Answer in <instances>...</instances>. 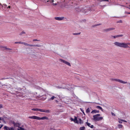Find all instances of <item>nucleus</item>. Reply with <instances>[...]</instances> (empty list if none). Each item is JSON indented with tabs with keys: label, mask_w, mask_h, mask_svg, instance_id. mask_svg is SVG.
<instances>
[{
	"label": "nucleus",
	"mask_w": 130,
	"mask_h": 130,
	"mask_svg": "<svg viewBox=\"0 0 130 130\" xmlns=\"http://www.w3.org/2000/svg\"><path fill=\"white\" fill-rule=\"evenodd\" d=\"M114 44L117 47L123 48H127L129 47L128 45H130V43L125 42H115L114 43Z\"/></svg>",
	"instance_id": "nucleus-1"
},
{
	"label": "nucleus",
	"mask_w": 130,
	"mask_h": 130,
	"mask_svg": "<svg viewBox=\"0 0 130 130\" xmlns=\"http://www.w3.org/2000/svg\"><path fill=\"white\" fill-rule=\"evenodd\" d=\"M10 85H6L5 84L3 85L0 82V87H3V88H8L9 91H8L11 93H13L14 90L13 88H10Z\"/></svg>",
	"instance_id": "nucleus-2"
},
{
	"label": "nucleus",
	"mask_w": 130,
	"mask_h": 130,
	"mask_svg": "<svg viewBox=\"0 0 130 130\" xmlns=\"http://www.w3.org/2000/svg\"><path fill=\"white\" fill-rule=\"evenodd\" d=\"M28 118L30 119H34L38 120L48 119V118L47 117H46L45 116L41 118L38 116H29L28 117Z\"/></svg>",
	"instance_id": "nucleus-3"
},
{
	"label": "nucleus",
	"mask_w": 130,
	"mask_h": 130,
	"mask_svg": "<svg viewBox=\"0 0 130 130\" xmlns=\"http://www.w3.org/2000/svg\"><path fill=\"white\" fill-rule=\"evenodd\" d=\"M100 115L99 114H97L93 116V120L95 121H99L103 119V117H100L99 116Z\"/></svg>",
	"instance_id": "nucleus-4"
},
{
	"label": "nucleus",
	"mask_w": 130,
	"mask_h": 130,
	"mask_svg": "<svg viewBox=\"0 0 130 130\" xmlns=\"http://www.w3.org/2000/svg\"><path fill=\"white\" fill-rule=\"evenodd\" d=\"M4 130H14L12 127H9L6 126H4Z\"/></svg>",
	"instance_id": "nucleus-5"
},
{
	"label": "nucleus",
	"mask_w": 130,
	"mask_h": 130,
	"mask_svg": "<svg viewBox=\"0 0 130 130\" xmlns=\"http://www.w3.org/2000/svg\"><path fill=\"white\" fill-rule=\"evenodd\" d=\"M55 19L57 20L61 21L63 20L64 18V17H56L55 18Z\"/></svg>",
	"instance_id": "nucleus-6"
},
{
	"label": "nucleus",
	"mask_w": 130,
	"mask_h": 130,
	"mask_svg": "<svg viewBox=\"0 0 130 130\" xmlns=\"http://www.w3.org/2000/svg\"><path fill=\"white\" fill-rule=\"evenodd\" d=\"M115 29L114 28H108L104 29L103 30V31L104 32H108L110 31L111 30H114Z\"/></svg>",
	"instance_id": "nucleus-7"
},
{
	"label": "nucleus",
	"mask_w": 130,
	"mask_h": 130,
	"mask_svg": "<svg viewBox=\"0 0 130 130\" xmlns=\"http://www.w3.org/2000/svg\"><path fill=\"white\" fill-rule=\"evenodd\" d=\"M57 97V96L55 95V96H52L48 99V100L49 101H51L53 100L54 99L56 98Z\"/></svg>",
	"instance_id": "nucleus-8"
},
{
	"label": "nucleus",
	"mask_w": 130,
	"mask_h": 130,
	"mask_svg": "<svg viewBox=\"0 0 130 130\" xmlns=\"http://www.w3.org/2000/svg\"><path fill=\"white\" fill-rule=\"evenodd\" d=\"M17 97H26V96L25 95V94L23 93H20L19 95H17Z\"/></svg>",
	"instance_id": "nucleus-9"
},
{
	"label": "nucleus",
	"mask_w": 130,
	"mask_h": 130,
	"mask_svg": "<svg viewBox=\"0 0 130 130\" xmlns=\"http://www.w3.org/2000/svg\"><path fill=\"white\" fill-rule=\"evenodd\" d=\"M110 80L112 81H123L122 80H120L119 79H115V78H112V79H110Z\"/></svg>",
	"instance_id": "nucleus-10"
},
{
	"label": "nucleus",
	"mask_w": 130,
	"mask_h": 130,
	"mask_svg": "<svg viewBox=\"0 0 130 130\" xmlns=\"http://www.w3.org/2000/svg\"><path fill=\"white\" fill-rule=\"evenodd\" d=\"M13 124L15 126L19 128L20 127L19 126L20 125V123H13Z\"/></svg>",
	"instance_id": "nucleus-11"
},
{
	"label": "nucleus",
	"mask_w": 130,
	"mask_h": 130,
	"mask_svg": "<svg viewBox=\"0 0 130 130\" xmlns=\"http://www.w3.org/2000/svg\"><path fill=\"white\" fill-rule=\"evenodd\" d=\"M99 111L98 110H93L91 112V113H99Z\"/></svg>",
	"instance_id": "nucleus-12"
},
{
	"label": "nucleus",
	"mask_w": 130,
	"mask_h": 130,
	"mask_svg": "<svg viewBox=\"0 0 130 130\" xmlns=\"http://www.w3.org/2000/svg\"><path fill=\"white\" fill-rule=\"evenodd\" d=\"M43 112L46 113H49L51 112V111L48 109H43Z\"/></svg>",
	"instance_id": "nucleus-13"
},
{
	"label": "nucleus",
	"mask_w": 130,
	"mask_h": 130,
	"mask_svg": "<svg viewBox=\"0 0 130 130\" xmlns=\"http://www.w3.org/2000/svg\"><path fill=\"white\" fill-rule=\"evenodd\" d=\"M73 121L75 123H78V122L77 121V117H75V118L74 119V121Z\"/></svg>",
	"instance_id": "nucleus-14"
},
{
	"label": "nucleus",
	"mask_w": 130,
	"mask_h": 130,
	"mask_svg": "<svg viewBox=\"0 0 130 130\" xmlns=\"http://www.w3.org/2000/svg\"><path fill=\"white\" fill-rule=\"evenodd\" d=\"M0 47L1 48H4V49H5L6 50H11V49L8 48H7L6 47L3 46H0Z\"/></svg>",
	"instance_id": "nucleus-15"
},
{
	"label": "nucleus",
	"mask_w": 130,
	"mask_h": 130,
	"mask_svg": "<svg viewBox=\"0 0 130 130\" xmlns=\"http://www.w3.org/2000/svg\"><path fill=\"white\" fill-rule=\"evenodd\" d=\"M60 60L61 62H62L63 63H64L65 64H66L68 62L67 61H66L63 60L62 59H60Z\"/></svg>",
	"instance_id": "nucleus-16"
},
{
	"label": "nucleus",
	"mask_w": 130,
	"mask_h": 130,
	"mask_svg": "<svg viewBox=\"0 0 130 130\" xmlns=\"http://www.w3.org/2000/svg\"><path fill=\"white\" fill-rule=\"evenodd\" d=\"M118 128H122L123 127V126L122 124H119L118 125Z\"/></svg>",
	"instance_id": "nucleus-17"
},
{
	"label": "nucleus",
	"mask_w": 130,
	"mask_h": 130,
	"mask_svg": "<svg viewBox=\"0 0 130 130\" xmlns=\"http://www.w3.org/2000/svg\"><path fill=\"white\" fill-rule=\"evenodd\" d=\"M96 107L98 109L101 110L102 111H103L102 108L101 106H97Z\"/></svg>",
	"instance_id": "nucleus-18"
},
{
	"label": "nucleus",
	"mask_w": 130,
	"mask_h": 130,
	"mask_svg": "<svg viewBox=\"0 0 130 130\" xmlns=\"http://www.w3.org/2000/svg\"><path fill=\"white\" fill-rule=\"evenodd\" d=\"M18 75L19 76H22V73L21 71V72L18 71Z\"/></svg>",
	"instance_id": "nucleus-19"
},
{
	"label": "nucleus",
	"mask_w": 130,
	"mask_h": 130,
	"mask_svg": "<svg viewBox=\"0 0 130 130\" xmlns=\"http://www.w3.org/2000/svg\"><path fill=\"white\" fill-rule=\"evenodd\" d=\"M118 119L119 120V122L120 123H122L123 121V119H120V118H119Z\"/></svg>",
	"instance_id": "nucleus-20"
},
{
	"label": "nucleus",
	"mask_w": 130,
	"mask_h": 130,
	"mask_svg": "<svg viewBox=\"0 0 130 130\" xmlns=\"http://www.w3.org/2000/svg\"><path fill=\"white\" fill-rule=\"evenodd\" d=\"M90 108H88L86 109V112L87 113H89V112H90Z\"/></svg>",
	"instance_id": "nucleus-21"
},
{
	"label": "nucleus",
	"mask_w": 130,
	"mask_h": 130,
	"mask_svg": "<svg viewBox=\"0 0 130 130\" xmlns=\"http://www.w3.org/2000/svg\"><path fill=\"white\" fill-rule=\"evenodd\" d=\"M85 129V127L84 126L80 127L79 128V130H84Z\"/></svg>",
	"instance_id": "nucleus-22"
},
{
	"label": "nucleus",
	"mask_w": 130,
	"mask_h": 130,
	"mask_svg": "<svg viewBox=\"0 0 130 130\" xmlns=\"http://www.w3.org/2000/svg\"><path fill=\"white\" fill-rule=\"evenodd\" d=\"M18 130H25L24 128H23L22 127H19V128H18Z\"/></svg>",
	"instance_id": "nucleus-23"
},
{
	"label": "nucleus",
	"mask_w": 130,
	"mask_h": 130,
	"mask_svg": "<svg viewBox=\"0 0 130 130\" xmlns=\"http://www.w3.org/2000/svg\"><path fill=\"white\" fill-rule=\"evenodd\" d=\"M38 109L39 108H32L31 109L32 110L35 111H38Z\"/></svg>",
	"instance_id": "nucleus-24"
},
{
	"label": "nucleus",
	"mask_w": 130,
	"mask_h": 130,
	"mask_svg": "<svg viewBox=\"0 0 130 130\" xmlns=\"http://www.w3.org/2000/svg\"><path fill=\"white\" fill-rule=\"evenodd\" d=\"M1 118H0V129L2 128V127L3 126V124H1Z\"/></svg>",
	"instance_id": "nucleus-25"
},
{
	"label": "nucleus",
	"mask_w": 130,
	"mask_h": 130,
	"mask_svg": "<svg viewBox=\"0 0 130 130\" xmlns=\"http://www.w3.org/2000/svg\"><path fill=\"white\" fill-rule=\"evenodd\" d=\"M80 32L79 33H75L73 34V35H80Z\"/></svg>",
	"instance_id": "nucleus-26"
},
{
	"label": "nucleus",
	"mask_w": 130,
	"mask_h": 130,
	"mask_svg": "<svg viewBox=\"0 0 130 130\" xmlns=\"http://www.w3.org/2000/svg\"><path fill=\"white\" fill-rule=\"evenodd\" d=\"M54 1L53 0H48L47 1V2H50L51 3L53 2Z\"/></svg>",
	"instance_id": "nucleus-27"
},
{
	"label": "nucleus",
	"mask_w": 130,
	"mask_h": 130,
	"mask_svg": "<svg viewBox=\"0 0 130 130\" xmlns=\"http://www.w3.org/2000/svg\"><path fill=\"white\" fill-rule=\"evenodd\" d=\"M79 123L80 124H82V123H83V122L82 121V120L80 119H79Z\"/></svg>",
	"instance_id": "nucleus-28"
},
{
	"label": "nucleus",
	"mask_w": 130,
	"mask_h": 130,
	"mask_svg": "<svg viewBox=\"0 0 130 130\" xmlns=\"http://www.w3.org/2000/svg\"><path fill=\"white\" fill-rule=\"evenodd\" d=\"M86 123L87 124V125L89 127H90V125L91 124L90 123H88V122H86Z\"/></svg>",
	"instance_id": "nucleus-29"
},
{
	"label": "nucleus",
	"mask_w": 130,
	"mask_h": 130,
	"mask_svg": "<svg viewBox=\"0 0 130 130\" xmlns=\"http://www.w3.org/2000/svg\"><path fill=\"white\" fill-rule=\"evenodd\" d=\"M40 45H38V44L34 45V46L40 47Z\"/></svg>",
	"instance_id": "nucleus-30"
},
{
	"label": "nucleus",
	"mask_w": 130,
	"mask_h": 130,
	"mask_svg": "<svg viewBox=\"0 0 130 130\" xmlns=\"http://www.w3.org/2000/svg\"><path fill=\"white\" fill-rule=\"evenodd\" d=\"M28 46H34V45H32V44H28Z\"/></svg>",
	"instance_id": "nucleus-31"
},
{
	"label": "nucleus",
	"mask_w": 130,
	"mask_h": 130,
	"mask_svg": "<svg viewBox=\"0 0 130 130\" xmlns=\"http://www.w3.org/2000/svg\"><path fill=\"white\" fill-rule=\"evenodd\" d=\"M43 109H39H39H38V111H40V112H43Z\"/></svg>",
	"instance_id": "nucleus-32"
},
{
	"label": "nucleus",
	"mask_w": 130,
	"mask_h": 130,
	"mask_svg": "<svg viewBox=\"0 0 130 130\" xmlns=\"http://www.w3.org/2000/svg\"><path fill=\"white\" fill-rule=\"evenodd\" d=\"M101 24H96V25H94V26H93V27H95V26H99V25H101Z\"/></svg>",
	"instance_id": "nucleus-33"
},
{
	"label": "nucleus",
	"mask_w": 130,
	"mask_h": 130,
	"mask_svg": "<svg viewBox=\"0 0 130 130\" xmlns=\"http://www.w3.org/2000/svg\"><path fill=\"white\" fill-rule=\"evenodd\" d=\"M66 64L71 66V64L69 62H68Z\"/></svg>",
	"instance_id": "nucleus-34"
},
{
	"label": "nucleus",
	"mask_w": 130,
	"mask_h": 130,
	"mask_svg": "<svg viewBox=\"0 0 130 130\" xmlns=\"http://www.w3.org/2000/svg\"><path fill=\"white\" fill-rule=\"evenodd\" d=\"M122 21L121 20H120L119 21L117 22V23H122Z\"/></svg>",
	"instance_id": "nucleus-35"
},
{
	"label": "nucleus",
	"mask_w": 130,
	"mask_h": 130,
	"mask_svg": "<svg viewBox=\"0 0 130 130\" xmlns=\"http://www.w3.org/2000/svg\"><path fill=\"white\" fill-rule=\"evenodd\" d=\"M109 0H101L100 1V2H102V1H108Z\"/></svg>",
	"instance_id": "nucleus-36"
},
{
	"label": "nucleus",
	"mask_w": 130,
	"mask_h": 130,
	"mask_svg": "<svg viewBox=\"0 0 130 130\" xmlns=\"http://www.w3.org/2000/svg\"><path fill=\"white\" fill-rule=\"evenodd\" d=\"M111 115L112 116H116V115L114 113L112 112H111Z\"/></svg>",
	"instance_id": "nucleus-37"
},
{
	"label": "nucleus",
	"mask_w": 130,
	"mask_h": 130,
	"mask_svg": "<svg viewBox=\"0 0 130 130\" xmlns=\"http://www.w3.org/2000/svg\"><path fill=\"white\" fill-rule=\"evenodd\" d=\"M70 120L71 121H74V119L72 118H70Z\"/></svg>",
	"instance_id": "nucleus-38"
},
{
	"label": "nucleus",
	"mask_w": 130,
	"mask_h": 130,
	"mask_svg": "<svg viewBox=\"0 0 130 130\" xmlns=\"http://www.w3.org/2000/svg\"><path fill=\"white\" fill-rule=\"evenodd\" d=\"M90 127L91 128H93L94 126L93 125H91L90 126Z\"/></svg>",
	"instance_id": "nucleus-39"
},
{
	"label": "nucleus",
	"mask_w": 130,
	"mask_h": 130,
	"mask_svg": "<svg viewBox=\"0 0 130 130\" xmlns=\"http://www.w3.org/2000/svg\"><path fill=\"white\" fill-rule=\"evenodd\" d=\"M39 41L37 39H34L33 40V41Z\"/></svg>",
	"instance_id": "nucleus-40"
},
{
	"label": "nucleus",
	"mask_w": 130,
	"mask_h": 130,
	"mask_svg": "<svg viewBox=\"0 0 130 130\" xmlns=\"http://www.w3.org/2000/svg\"><path fill=\"white\" fill-rule=\"evenodd\" d=\"M24 45H26V46H28V44L27 43H24Z\"/></svg>",
	"instance_id": "nucleus-41"
},
{
	"label": "nucleus",
	"mask_w": 130,
	"mask_h": 130,
	"mask_svg": "<svg viewBox=\"0 0 130 130\" xmlns=\"http://www.w3.org/2000/svg\"><path fill=\"white\" fill-rule=\"evenodd\" d=\"M81 111L84 114V115H85V113H84V110H82L81 109Z\"/></svg>",
	"instance_id": "nucleus-42"
},
{
	"label": "nucleus",
	"mask_w": 130,
	"mask_h": 130,
	"mask_svg": "<svg viewBox=\"0 0 130 130\" xmlns=\"http://www.w3.org/2000/svg\"><path fill=\"white\" fill-rule=\"evenodd\" d=\"M25 32H24L23 31V32H21V34H20V35H22L23 34H25Z\"/></svg>",
	"instance_id": "nucleus-43"
},
{
	"label": "nucleus",
	"mask_w": 130,
	"mask_h": 130,
	"mask_svg": "<svg viewBox=\"0 0 130 130\" xmlns=\"http://www.w3.org/2000/svg\"><path fill=\"white\" fill-rule=\"evenodd\" d=\"M3 108V105L2 104H0V108Z\"/></svg>",
	"instance_id": "nucleus-44"
},
{
	"label": "nucleus",
	"mask_w": 130,
	"mask_h": 130,
	"mask_svg": "<svg viewBox=\"0 0 130 130\" xmlns=\"http://www.w3.org/2000/svg\"><path fill=\"white\" fill-rule=\"evenodd\" d=\"M120 82L123 84H126V82Z\"/></svg>",
	"instance_id": "nucleus-45"
},
{
	"label": "nucleus",
	"mask_w": 130,
	"mask_h": 130,
	"mask_svg": "<svg viewBox=\"0 0 130 130\" xmlns=\"http://www.w3.org/2000/svg\"><path fill=\"white\" fill-rule=\"evenodd\" d=\"M52 5H57V4L56 3H53L52 4Z\"/></svg>",
	"instance_id": "nucleus-46"
},
{
	"label": "nucleus",
	"mask_w": 130,
	"mask_h": 130,
	"mask_svg": "<svg viewBox=\"0 0 130 130\" xmlns=\"http://www.w3.org/2000/svg\"><path fill=\"white\" fill-rule=\"evenodd\" d=\"M125 13H126L128 14H130V12H125Z\"/></svg>",
	"instance_id": "nucleus-47"
},
{
	"label": "nucleus",
	"mask_w": 130,
	"mask_h": 130,
	"mask_svg": "<svg viewBox=\"0 0 130 130\" xmlns=\"http://www.w3.org/2000/svg\"><path fill=\"white\" fill-rule=\"evenodd\" d=\"M112 37H113L114 38H116V36H111Z\"/></svg>",
	"instance_id": "nucleus-48"
},
{
	"label": "nucleus",
	"mask_w": 130,
	"mask_h": 130,
	"mask_svg": "<svg viewBox=\"0 0 130 130\" xmlns=\"http://www.w3.org/2000/svg\"><path fill=\"white\" fill-rule=\"evenodd\" d=\"M123 121L124 122H127V121H126V120H123Z\"/></svg>",
	"instance_id": "nucleus-49"
},
{
	"label": "nucleus",
	"mask_w": 130,
	"mask_h": 130,
	"mask_svg": "<svg viewBox=\"0 0 130 130\" xmlns=\"http://www.w3.org/2000/svg\"><path fill=\"white\" fill-rule=\"evenodd\" d=\"M128 86L129 88H130V84H128Z\"/></svg>",
	"instance_id": "nucleus-50"
},
{
	"label": "nucleus",
	"mask_w": 130,
	"mask_h": 130,
	"mask_svg": "<svg viewBox=\"0 0 130 130\" xmlns=\"http://www.w3.org/2000/svg\"><path fill=\"white\" fill-rule=\"evenodd\" d=\"M116 38H117V37H119V35L116 36Z\"/></svg>",
	"instance_id": "nucleus-51"
},
{
	"label": "nucleus",
	"mask_w": 130,
	"mask_h": 130,
	"mask_svg": "<svg viewBox=\"0 0 130 130\" xmlns=\"http://www.w3.org/2000/svg\"><path fill=\"white\" fill-rule=\"evenodd\" d=\"M116 38H117V37H119V35L116 36Z\"/></svg>",
	"instance_id": "nucleus-52"
},
{
	"label": "nucleus",
	"mask_w": 130,
	"mask_h": 130,
	"mask_svg": "<svg viewBox=\"0 0 130 130\" xmlns=\"http://www.w3.org/2000/svg\"><path fill=\"white\" fill-rule=\"evenodd\" d=\"M43 95H39V98H40V97H41Z\"/></svg>",
	"instance_id": "nucleus-53"
},
{
	"label": "nucleus",
	"mask_w": 130,
	"mask_h": 130,
	"mask_svg": "<svg viewBox=\"0 0 130 130\" xmlns=\"http://www.w3.org/2000/svg\"><path fill=\"white\" fill-rule=\"evenodd\" d=\"M123 35H119V37H122L123 36Z\"/></svg>",
	"instance_id": "nucleus-54"
},
{
	"label": "nucleus",
	"mask_w": 130,
	"mask_h": 130,
	"mask_svg": "<svg viewBox=\"0 0 130 130\" xmlns=\"http://www.w3.org/2000/svg\"><path fill=\"white\" fill-rule=\"evenodd\" d=\"M11 8V6H9L8 7H7V8Z\"/></svg>",
	"instance_id": "nucleus-55"
},
{
	"label": "nucleus",
	"mask_w": 130,
	"mask_h": 130,
	"mask_svg": "<svg viewBox=\"0 0 130 130\" xmlns=\"http://www.w3.org/2000/svg\"><path fill=\"white\" fill-rule=\"evenodd\" d=\"M15 44H18L19 43V42H15L14 43Z\"/></svg>",
	"instance_id": "nucleus-56"
},
{
	"label": "nucleus",
	"mask_w": 130,
	"mask_h": 130,
	"mask_svg": "<svg viewBox=\"0 0 130 130\" xmlns=\"http://www.w3.org/2000/svg\"><path fill=\"white\" fill-rule=\"evenodd\" d=\"M19 44H22V42H19Z\"/></svg>",
	"instance_id": "nucleus-57"
},
{
	"label": "nucleus",
	"mask_w": 130,
	"mask_h": 130,
	"mask_svg": "<svg viewBox=\"0 0 130 130\" xmlns=\"http://www.w3.org/2000/svg\"><path fill=\"white\" fill-rule=\"evenodd\" d=\"M25 42H22V44H23L24 45V43H25Z\"/></svg>",
	"instance_id": "nucleus-58"
},
{
	"label": "nucleus",
	"mask_w": 130,
	"mask_h": 130,
	"mask_svg": "<svg viewBox=\"0 0 130 130\" xmlns=\"http://www.w3.org/2000/svg\"><path fill=\"white\" fill-rule=\"evenodd\" d=\"M5 79V78H2V79H1L2 80V79Z\"/></svg>",
	"instance_id": "nucleus-59"
},
{
	"label": "nucleus",
	"mask_w": 130,
	"mask_h": 130,
	"mask_svg": "<svg viewBox=\"0 0 130 130\" xmlns=\"http://www.w3.org/2000/svg\"><path fill=\"white\" fill-rule=\"evenodd\" d=\"M4 6L5 7H7V6L6 5H4Z\"/></svg>",
	"instance_id": "nucleus-60"
},
{
	"label": "nucleus",
	"mask_w": 130,
	"mask_h": 130,
	"mask_svg": "<svg viewBox=\"0 0 130 130\" xmlns=\"http://www.w3.org/2000/svg\"><path fill=\"white\" fill-rule=\"evenodd\" d=\"M40 87H38V88H37V89H38L39 88H40Z\"/></svg>",
	"instance_id": "nucleus-61"
},
{
	"label": "nucleus",
	"mask_w": 130,
	"mask_h": 130,
	"mask_svg": "<svg viewBox=\"0 0 130 130\" xmlns=\"http://www.w3.org/2000/svg\"><path fill=\"white\" fill-rule=\"evenodd\" d=\"M67 87H68L69 88V87H68V86H67V87H65V88H67Z\"/></svg>",
	"instance_id": "nucleus-62"
},
{
	"label": "nucleus",
	"mask_w": 130,
	"mask_h": 130,
	"mask_svg": "<svg viewBox=\"0 0 130 130\" xmlns=\"http://www.w3.org/2000/svg\"><path fill=\"white\" fill-rule=\"evenodd\" d=\"M0 5L1 6L2 5L1 4H0Z\"/></svg>",
	"instance_id": "nucleus-63"
}]
</instances>
